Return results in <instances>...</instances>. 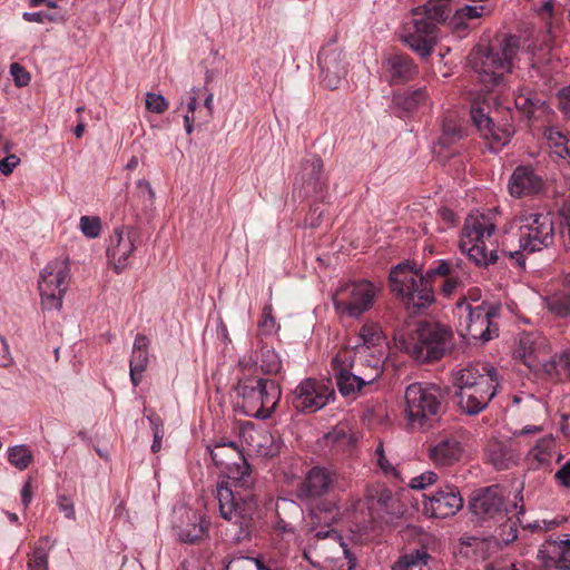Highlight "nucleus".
Here are the masks:
<instances>
[{
  "label": "nucleus",
  "mask_w": 570,
  "mask_h": 570,
  "mask_svg": "<svg viewBox=\"0 0 570 570\" xmlns=\"http://www.w3.org/2000/svg\"><path fill=\"white\" fill-rule=\"evenodd\" d=\"M513 224L518 227V234L507 233L499 244L498 210L472 212L462 227L459 248L479 266L495 263L499 252L523 265L522 252L535 253L553 244L554 225L551 213L523 210L514 218Z\"/></svg>",
  "instance_id": "f257e3e1"
},
{
  "label": "nucleus",
  "mask_w": 570,
  "mask_h": 570,
  "mask_svg": "<svg viewBox=\"0 0 570 570\" xmlns=\"http://www.w3.org/2000/svg\"><path fill=\"white\" fill-rule=\"evenodd\" d=\"M209 451L217 466H226V474L217 482L220 515L239 525L236 540L242 541L249 535L257 510V501L250 491L254 483L250 466L234 442L217 443Z\"/></svg>",
  "instance_id": "f03ea898"
},
{
  "label": "nucleus",
  "mask_w": 570,
  "mask_h": 570,
  "mask_svg": "<svg viewBox=\"0 0 570 570\" xmlns=\"http://www.w3.org/2000/svg\"><path fill=\"white\" fill-rule=\"evenodd\" d=\"M434 275L451 276V266L446 261H440L435 268L423 275L407 262L394 266L389 276L391 291L401 299L403 305L417 313L429 307L434 301L431 277Z\"/></svg>",
  "instance_id": "7ed1b4c3"
},
{
  "label": "nucleus",
  "mask_w": 570,
  "mask_h": 570,
  "mask_svg": "<svg viewBox=\"0 0 570 570\" xmlns=\"http://www.w3.org/2000/svg\"><path fill=\"white\" fill-rule=\"evenodd\" d=\"M443 407V394L430 383H412L404 392V417L412 431H424L438 420Z\"/></svg>",
  "instance_id": "20e7f679"
},
{
  "label": "nucleus",
  "mask_w": 570,
  "mask_h": 570,
  "mask_svg": "<svg viewBox=\"0 0 570 570\" xmlns=\"http://www.w3.org/2000/svg\"><path fill=\"white\" fill-rule=\"evenodd\" d=\"M421 10L423 18L414 19L413 26L403 36L404 42L419 56L429 57L438 41V24L448 20L453 11L450 0H429Z\"/></svg>",
  "instance_id": "39448f33"
},
{
  "label": "nucleus",
  "mask_w": 570,
  "mask_h": 570,
  "mask_svg": "<svg viewBox=\"0 0 570 570\" xmlns=\"http://www.w3.org/2000/svg\"><path fill=\"white\" fill-rule=\"evenodd\" d=\"M518 50V39L510 36L497 48L478 49L472 53V67L485 90L490 91L502 83L503 76L513 67Z\"/></svg>",
  "instance_id": "423d86ee"
},
{
  "label": "nucleus",
  "mask_w": 570,
  "mask_h": 570,
  "mask_svg": "<svg viewBox=\"0 0 570 570\" xmlns=\"http://www.w3.org/2000/svg\"><path fill=\"white\" fill-rule=\"evenodd\" d=\"M452 331L439 323H421L410 341H400V346L417 362L441 358L452 346Z\"/></svg>",
  "instance_id": "0eeeda50"
},
{
  "label": "nucleus",
  "mask_w": 570,
  "mask_h": 570,
  "mask_svg": "<svg viewBox=\"0 0 570 570\" xmlns=\"http://www.w3.org/2000/svg\"><path fill=\"white\" fill-rule=\"evenodd\" d=\"M238 404L246 416L268 419L274 413L282 395L279 385L267 379L242 380L237 384Z\"/></svg>",
  "instance_id": "6e6552de"
},
{
  "label": "nucleus",
  "mask_w": 570,
  "mask_h": 570,
  "mask_svg": "<svg viewBox=\"0 0 570 570\" xmlns=\"http://www.w3.org/2000/svg\"><path fill=\"white\" fill-rule=\"evenodd\" d=\"M351 353L340 351L332 360L338 391L345 396H355L364 386L374 383L383 372L376 364L352 358Z\"/></svg>",
  "instance_id": "1a4fd4ad"
},
{
  "label": "nucleus",
  "mask_w": 570,
  "mask_h": 570,
  "mask_svg": "<svg viewBox=\"0 0 570 570\" xmlns=\"http://www.w3.org/2000/svg\"><path fill=\"white\" fill-rule=\"evenodd\" d=\"M381 292V286L366 279L341 283L332 295L335 312L341 317L360 318L368 312Z\"/></svg>",
  "instance_id": "9d476101"
},
{
  "label": "nucleus",
  "mask_w": 570,
  "mask_h": 570,
  "mask_svg": "<svg viewBox=\"0 0 570 570\" xmlns=\"http://www.w3.org/2000/svg\"><path fill=\"white\" fill-rule=\"evenodd\" d=\"M459 334L466 340L487 343L499 335V327L493 322L498 308L482 302L475 306L463 302L458 305Z\"/></svg>",
  "instance_id": "9b49d317"
},
{
  "label": "nucleus",
  "mask_w": 570,
  "mask_h": 570,
  "mask_svg": "<svg viewBox=\"0 0 570 570\" xmlns=\"http://www.w3.org/2000/svg\"><path fill=\"white\" fill-rule=\"evenodd\" d=\"M70 282V267L67 261H50L39 274L38 289L42 308L59 311Z\"/></svg>",
  "instance_id": "f8f14e48"
},
{
  "label": "nucleus",
  "mask_w": 570,
  "mask_h": 570,
  "mask_svg": "<svg viewBox=\"0 0 570 570\" xmlns=\"http://www.w3.org/2000/svg\"><path fill=\"white\" fill-rule=\"evenodd\" d=\"M387 342L379 323L365 322L347 347L341 351H351L352 358L367 364H376L383 370L387 356Z\"/></svg>",
  "instance_id": "ddd939ff"
},
{
  "label": "nucleus",
  "mask_w": 570,
  "mask_h": 570,
  "mask_svg": "<svg viewBox=\"0 0 570 570\" xmlns=\"http://www.w3.org/2000/svg\"><path fill=\"white\" fill-rule=\"evenodd\" d=\"M139 240V232L130 225L117 226L111 230L107 238L106 257L116 274L125 272L130 266Z\"/></svg>",
  "instance_id": "4468645a"
},
{
  "label": "nucleus",
  "mask_w": 570,
  "mask_h": 570,
  "mask_svg": "<svg viewBox=\"0 0 570 570\" xmlns=\"http://www.w3.org/2000/svg\"><path fill=\"white\" fill-rule=\"evenodd\" d=\"M549 355L550 344L539 332L521 334L513 350V356L535 372L546 373V364L550 361Z\"/></svg>",
  "instance_id": "2eb2a0df"
},
{
  "label": "nucleus",
  "mask_w": 570,
  "mask_h": 570,
  "mask_svg": "<svg viewBox=\"0 0 570 570\" xmlns=\"http://www.w3.org/2000/svg\"><path fill=\"white\" fill-rule=\"evenodd\" d=\"M333 389L323 381L303 380L294 390L293 404L301 412H317L333 397Z\"/></svg>",
  "instance_id": "dca6fc26"
},
{
  "label": "nucleus",
  "mask_w": 570,
  "mask_h": 570,
  "mask_svg": "<svg viewBox=\"0 0 570 570\" xmlns=\"http://www.w3.org/2000/svg\"><path fill=\"white\" fill-rule=\"evenodd\" d=\"M209 521L206 515L194 508L181 507L176 511L173 529L179 541L184 543H198L208 537Z\"/></svg>",
  "instance_id": "f3484780"
},
{
  "label": "nucleus",
  "mask_w": 570,
  "mask_h": 570,
  "mask_svg": "<svg viewBox=\"0 0 570 570\" xmlns=\"http://www.w3.org/2000/svg\"><path fill=\"white\" fill-rule=\"evenodd\" d=\"M463 507L460 491L453 485L439 489L433 495H424L423 513L430 518H449Z\"/></svg>",
  "instance_id": "a211bd4d"
},
{
  "label": "nucleus",
  "mask_w": 570,
  "mask_h": 570,
  "mask_svg": "<svg viewBox=\"0 0 570 570\" xmlns=\"http://www.w3.org/2000/svg\"><path fill=\"white\" fill-rule=\"evenodd\" d=\"M499 386L498 373L479 381V384L471 387L465 397L456 393L459 407L469 415H474L483 411L489 402L494 397Z\"/></svg>",
  "instance_id": "6ab92c4d"
},
{
  "label": "nucleus",
  "mask_w": 570,
  "mask_h": 570,
  "mask_svg": "<svg viewBox=\"0 0 570 570\" xmlns=\"http://www.w3.org/2000/svg\"><path fill=\"white\" fill-rule=\"evenodd\" d=\"M239 436L247 451L263 458L277 455L282 448L279 436L267 430L255 429L250 423L240 428Z\"/></svg>",
  "instance_id": "aec40b11"
},
{
  "label": "nucleus",
  "mask_w": 570,
  "mask_h": 570,
  "mask_svg": "<svg viewBox=\"0 0 570 570\" xmlns=\"http://www.w3.org/2000/svg\"><path fill=\"white\" fill-rule=\"evenodd\" d=\"M318 65L323 85L331 90L338 88L347 73L342 51L331 46L324 47L318 55Z\"/></svg>",
  "instance_id": "412c9836"
},
{
  "label": "nucleus",
  "mask_w": 570,
  "mask_h": 570,
  "mask_svg": "<svg viewBox=\"0 0 570 570\" xmlns=\"http://www.w3.org/2000/svg\"><path fill=\"white\" fill-rule=\"evenodd\" d=\"M465 449L456 436H442L429 449V458L438 468H451L460 463Z\"/></svg>",
  "instance_id": "4be33fe9"
},
{
  "label": "nucleus",
  "mask_w": 570,
  "mask_h": 570,
  "mask_svg": "<svg viewBox=\"0 0 570 570\" xmlns=\"http://www.w3.org/2000/svg\"><path fill=\"white\" fill-rule=\"evenodd\" d=\"M497 368L485 363L469 364L461 368L455 370L452 373V384L455 389V394L461 393L468 397L469 390L476 384L479 381L497 374Z\"/></svg>",
  "instance_id": "5701e85b"
},
{
  "label": "nucleus",
  "mask_w": 570,
  "mask_h": 570,
  "mask_svg": "<svg viewBox=\"0 0 570 570\" xmlns=\"http://www.w3.org/2000/svg\"><path fill=\"white\" fill-rule=\"evenodd\" d=\"M335 473L326 468H312L301 484V493L306 498L326 494L335 482Z\"/></svg>",
  "instance_id": "b1692460"
},
{
  "label": "nucleus",
  "mask_w": 570,
  "mask_h": 570,
  "mask_svg": "<svg viewBox=\"0 0 570 570\" xmlns=\"http://www.w3.org/2000/svg\"><path fill=\"white\" fill-rule=\"evenodd\" d=\"M561 459L552 434L540 438L527 454L528 463L534 468H546Z\"/></svg>",
  "instance_id": "393cba45"
},
{
  "label": "nucleus",
  "mask_w": 570,
  "mask_h": 570,
  "mask_svg": "<svg viewBox=\"0 0 570 570\" xmlns=\"http://www.w3.org/2000/svg\"><path fill=\"white\" fill-rule=\"evenodd\" d=\"M149 345L150 341L147 336L142 334L136 335L129 361L130 381L135 387L141 382L142 373L149 364Z\"/></svg>",
  "instance_id": "a878e982"
},
{
  "label": "nucleus",
  "mask_w": 570,
  "mask_h": 570,
  "mask_svg": "<svg viewBox=\"0 0 570 570\" xmlns=\"http://www.w3.org/2000/svg\"><path fill=\"white\" fill-rule=\"evenodd\" d=\"M539 558L547 566L570 569V535L560 541L547 540L539 550Z\"/></svg>",
  "instance_id": "bb28decb"
},
{
  "label": "nucleus",
  "mask_w": 570,
  "mask_h": 570,
  "mask_svg": "<svg viewBox=\"0 0 570 570\" xmlns=\"http://www.w3.org/2000/svg\"><path fill=\"white\" fill-rule=\"evenodd\" d=\"M502 507L503 495L497 487L482 490L471 502L473 513L483 518L500 515Z\"/></svg>",
  "instance_id": "cd10ccee"
},
{
  "label": "nucleus",
  "mask_w": 570,
  "mask_h": 570,
  "mask_svg": "<svg viewBox=\"0 0 570 570\" xmlns=\"http://www.w3.org/2000/svg\"><path fill=\"white\" fill-rule=\"evenodd\" d=\"M514 104L528 120L539 118L550 111L546 100L530 89H520L514 95Z\"/></svg>",
  "instance_id": "c85d7f7f"
},
{
  "label": "nucleus",
  "mask_w": 570,
  "mask_h": 570,
  "mask_svg": "<svg viewBox=\"0 0 570 570\" xmlns=\"http://www.w3.org/2000/svg\"><path fill=\"white\" fill-rule=\"evenodd\" d=\"M540 188L541 180L530 167L515 168L509 180L510 193L515 197L538 191Z\"/></svg>",
  "instance_id": "c756f323"
},
{
  "label": "nucleus",
  "mask_w": 570,
  "mask_h": 570,
  "mask_svg": "<svg viewBox=\"0 0 570 570\" xmlns=\"http://www.w3.org/2000/svg\"><path fill=\"white\" fill-rule=\"evenodd\" d=\"M383 71L389 81L397 83L411 79L415 72L412 60L403 55H394L383 62Z\"/></svg>",
  "instance_id": "7c9ffc66"
},
{
  "label": "nucleus",
  "mask_w": 570,
  "mask_h": 570,
  "mask_svg": "<svg viewBox=\"0 0 570 570\" xmlns=\"http://www.w3.org/2000/svg\"><path fill=\"white\" fill-rule=\"evenodd\" d=\"M487 454L489 461L498 470H503L514 464L518 459V453L513 448L511 441L491 440L488 448Z\"/></svg>",
  "instance_id": "2f4dec72"
},
{
  "label": "nucleus",
  "mask_w": 570,
  "mask_h": 570,
  "mask_svg": "<svg viewBox=\"0 0 570 570\" xmlns=\"http://www.w3.org/2000/svg\"><path fill=\"white\" fill-rule=\"evenodd\" d=\"M323 161L318 156H311L303 161L301 179L306 185V193L322 190Z\"/></svg>",
  "instance_id": "473e14b6"
},
{
  "label": "nucleus",
  "mask_w": 570,
  "mask_h": 570,
  "mask_svg": "<svg viewBox=\"0 0 570 570\" xmlns=\"http://www.w3.org/2000/svg\"><path fill=\"white\" fill-rule=\"evenodd\" d=\"M342 515L337 504L333 501L320 502L311 510V517L314 523H324L328 527L337 522Z\"/></svg>",
  "instance_id": "72a5a7b5"
},
{
  "label": "nucleus",
  "mask_w": 570,
  "mask_h": 570,
  "mask_svg": "<svg viewBox=\"0 0 570 570\" xmlns=\"http://www.w3.org/2000/svg\"><path fill=\"white\" fill-rule=\"evenodd\" d=\"M548 312L560 318L570 317V292L556 293L543 301Z\"/></svg>",
  "instance_id": "f704fd0d"
},
{
  "label": "nucleus",
  "mask_w": 570,
  "mask_h": 570,
  "mask_svg": "<svg viewBox=\"0 0 570 570\" xmlns=\"http://www.w3.org/2000/svg\"><path fill=\"white\" fill-rule=\"evenodd\" d=\"M514 134V129L510 124L503 126H495L494 124L490 127L489 135H482V137L490 142L492 150H499L504 147Z\"/></svg>",
  "instance_id": "c9c22d12"
},
{
  "label": "nucleus",
  "mask_w": 570,
  "mask_h": 570,
  "mask_svg": "<svg viewBox=\"0 0 570 570\" xmlns=\"http://www.w3.org/2000/svg\"><path fill=\"white\" fill-rule=\"evenodd\" d=\"M546 366V374L550 377H570V351L551 356Z\"/></svg>",
  "instance_id": "e433bc0d"
},
{
  "label": "nucleus",
  "mask_w": 570,
  "mask_h": 570,
  "mask_svg": "<svg viewBox=\"0 0 570 570\" xmlns=\"http://www.w3.org/2000/svg\"><path fill=\"white\" fill-rule=\"evenodd\" d=\"M430 556L425 549H417L407 554H404L395 561L392 570H413L415 567L426 566Z\"/></svg>",
  "instance_id": "4c0bfd02"
},
{
  "label": "nucleus",
  "mask_w": 570,
  "mask_h": 570,
  "mask_svg": "<svg viewBox=\"0 0 570 570\" xmlns=\"http://www.w3.org/2000/svg\"><path fill=\"white\" fill-rule=\"evenodd\" d=\"M544 136L552 154H554L559 158H566L567 156H569L567 138L559 129L548 128L544 131Z\"/></svg>",
  "instance_id": "58836bf2"
},
{
  "label": "nucleus",
  "mask_w": 570,
  "mask_h": 570,
  "mask_svg": "<svg viewBox=\"0 0 570 570\" xmlns=\"http://www.w3.org/2000/svg\"><path fill=\"white\" fill-rule=\"evenodd\" d=\"M8 460L18 470H26L32 461V453L27 445H14L8 449Z\"/></svg>",
  "instance_id": "ea45409f"
},
{
  "label": "nucleus",
  "mask_w": 570,
  "mask_h": 570,
  "mask_svg": "<svg viewBox=\"0 0 570 570\" xmlns=\"http://www.w3.org/2000/svg\"><path fill=\"white\" fill-rule=\"evenodd\" d=\"M428 96L423 88L415 90H407L402 95L395 97V102L403 109L410 111L421 106Z\"/></svg>",
  "instance_id": "a19ab883"
},
{
  "label": "nucleus",
  "mask_w": 570,
  "mask_h": 570,
  "mask_svg": "<svg viewBox=\"0 0 570 570\" xmlns=\"http://www.w3.org/2000/svg\"><path fill=\"white\" fill-rule=\"evenodd\" d=\"M259 366L266 374H277L282 368V360L273 348L264 347L261 350Z\"/></svg>",
  "instance_id": "79ce46f5"
},
{
  "label": "nucleus",
  "mask_w": 570,
  "mask_h": 570,
  "mask_svg": "<svg viewBox=\"0 0 570 570\" xmlns=\"http://www.w3.org/2000/svg\"><path fill=\"white\" fill-rule=\"evenodd\" d=\"M78 228L88 239H96L101 234V219L98 216L83 215L79 219Z\"/></svg>",
  "instance_id": "37998d69"
},
{
  "label": "nucleus",
  "mask_w": 570,
  "mask_h": 570,
  "mask_svg": "<svg viewBox=\"0 0 570 570\" xmlns=\"http://www.w3.org/2000/svg\"><path fill=\"white\" fill-rule=\"evenodd\" d=\"M52 546L53 542L47 549L35 547L27 563L28 570H48V557Z\"/></svg>",
  "instance_id": "c03bdc74"
},
{
  "label": "nucleus",
  "mask_w": 570,
  "mask_h": 570,
  "mask_svg": "<svg viewBox=\"0 0 570 570\" xmlns=\"http://www.w3.org/2000/svg\"><path fill=\"white\" fill-rule=\"evenodd\" d=\"M471 117L481 136L489 135L493 120L489 117L485 109L482 106L473 104L471 107Z\"/></svg>",
  "instance_id": "a18cd8bd"
},
{
  "label": "nucleus",
  "mask_w": 570,
  "mask_h": 570,
  "mask_svg": "<svg viewBox=\"0 0 570 570\" xmlns=\"http://www.w3.org/2000/svg\"><path fill=\"white\" fill-rule=\"evenodd\" d=\"M225 570H269L258 559L249 557H238L232 559L225 567Z\"/></svg>",
  "instance_id": "49530a36"
},
{
  "label": "nucleus",
  "mask_w": 570,
  "mask_h": 570,
  "mask_svg": "<svg viewBox=\"0 0 570 570\" xmlns=\"http://www.w3.org/2000/svg\"><path fill=\"white\" fill-rule=\"evenodd\" d=\"M312 532H314V537L318 539H326V538H333L334 542L337 544V547L342 550L344 556L348 559L350 567L348 570H353L355 568V560L352 558L351 552L347 550L346 544L342 541V538L337 534V532L333 529L321 531L317 530L316 527H313L311 529Z\"/></svg>",
  "instance_id": "de8ad7c7"
},
{
  "label": "nucleus",
  "mask_w": 570,
  "mask_h": 570,
  "mask_svg": "<svg viewBox=\"0 0 570 570\" xmlns=\"http://www.w3.org/2000/svg\"><path fill=\"white\" fill-rule=\"evenodd\" d=\"M442 136L440 138L441 145H448L462 137V131L458 122L452 118H445L441 125Z\"/></svg>",
  "instance_id": "09e8293b"
},
{
  "label": "nucleus",
  "mask_w": 570,
  "mask_h": 570,
  "mask_svg": "<svg viewBox=\"0 0 570 570\" xmlns=\"http://www.w3.org/2000/svg\"><path fill=\"white\" fill-rule=\"evenodd\" d=\"M327 439L340 445L351 446L357 442L358 438L355 433L348 432L345 426H337L327 434Z\"/></svg>",
  "instance_id": "8fccbe9b"
},
{
  "label": "nucleus",
  "mask_w": 570,
  "mask_h": 570,
  "mask_svg": "<svg viewBox=\"0 0 570 570\" xmlns=\"http://www.w3.org/2000/svg\"><path fill=\"white\" fill-rule=\"evenodd\" d=\"M136 188L137 197L144 204V206L153 207L156 199V194L150 183L146 179H139L136 183Z\"/></svg>",
  "instance_id": "3c124183"
},
{
  "label": "nucleus",
  "mask_w": 570,
  "mask_h": 570,
  "mask_svg": "<svg viewBox=\"0 0 570 570\" xmlns=\"http://www.w3.org/2000/svg\"><path fill=\"white\" fill-rule=\"evenodd\" d=\"M564 521L563 518H553L550 520L542 519V520H534L532 522L522 523V527L524 529H529L532 532H547L552 529H556Z\"/></svg>",
  "instance_id": "603ef678"
},
{
  "label": "nucleus",
  "mask_w": 570,
  "mask_h": 570,
  "mask_svg": "<svg viewBox=\"0 0 570 570\" xmlns=\"http://www.w3.org/2000/svg\"><path fill=\"white\" fill-rule=\"evenodd\" d=\"M145 105L150 112L160 115L167 110L169 104L163 95L147 92Z\"/></svg>",
  "instance_id": "864d4df0"
},
{
  "label": "nucleus",
  "mask_w": 570,
  "mask_h": 570,
  "mask_svg": "<svg viewBox=\"0 0 570 570\" xmlns=\"http://www.w3.org/2000/svg\"><path fill=\"white\" fill-rule=\"evenodd\" d=\"M560 226L564 245L570 249V199L566 200L560 208Z\"/></svg>",
  "instance_id": "5fc2aeb1"
},
{
  "label": "nucleus",
  "mask_w": 570,
  "mask_h": 570,
  "mask_svg": "<svg viewBox=\"0 0 570 570\" xmlns=\"http://www.w3.org/2000/svg\"><path fill=\"white\" fill-rule=\"evenodd\" d=\"M525 409L533 413V417L537 420L546 419L548 415V409L546 403L541 400L533 397L532 395H525L524 399Z\"/></svg>",
  "instance_id": "6e6d98bb"
},
{
  "label": "nucleus",
  "mask_w": 570,
  "mask_h": 570,
  "mask_svg": "<svg viewBox=\"0 0 570 570\" xmlns=\"http://www.w3.org/2000/svg\"><path fill=\"white\" fill-rule=\"evenodd\" d=\"M438 481V474L433 471H425L422 474L414 476L410 481V488L415 490H424Z\"/></svg>",
  "instance_id": "4d7b16f0"
},
{
  "label": "nucleus",
  "mask_w": 570,
  "mask_h": 570,
  "mask_svg": "<svg viewBox=\"0 0 570 570\" xmlns=\"http://www.w3.org/2000/svg\"><path fill=\"white\" fill-rule=\"evenodd\" d=\"M258 326L265 335H271L276 332L277 324H276L275 318L272 315V306L271 305H268L264 308L262 320L259 321Z\"/></svg>",
  "instance_id": "13d9d810"
},
{
  "label": "nucleus",
  "mask_w": 570,
  "mask_h": 570,
  "mask_svg": "<svg viewBox=\"0 0 570 570\" xmlns=\"http://www.w3.org/2000/svg\"><path fill=\"white\" fill-rule=\"evenodd\" d=\"M10 73L18 87H24L30 81L29 72L19 63L14 62L10 66Z\"/></svg>",
  "instance_id": "bf43d9fd"
},
{
  "label": "nucleus",
  "mask_w": 570,
  "mask_h": 570,
  "mask_svg": "<svg viewBox=\"0 0 570 570\" xmlns=\"http://www.w3.org/2000/svg\"><path fill=\"white\" fill-rule=\"evenodd\" d=\"M57 505L60 512L69 520L76 519L75 504L67 495H59L57 499Z\"/></svg>",
  "instance_id": "052dcab7"
},
{
  "label": "nucleus",
  "mask_w": 570,
  "mask_h": 570,
  "mask_svg": "<svg viewBox=\"0 0 570 570\" xmlns=\"http://www.w3.org/2000/svg\"><path fill=\"white\" fill-rule=\"evenodd\" d=\"M375 454L377 458V465L380 466V469L387 475L394 474L395 469L393 464L386 459L382 443H380L376 446Z\"/></svg>",
  "instance_id": "680f3d73"
},
{
  "label": "nucleus",
  "mask_w": 570,
  "mask_h": 570,
  "mask_svg": "<svg viewBox=\"0 0 570 570\" xmlns=\"http://www.w3.org/2000/svg\"><path fill=\"white\" fill-rule=\"evenodd\" d=\"M484 6H464L461 9L455 11V17L461 18L464 17L466 19L479 18L483 14Z\"/></svg>",
  "instance_id": "e2e57ef3"
},
{
  "label": "nucleus",
  "mask_w": 570,
  "mask_h": 570,
  "mask_svg": "<svg viewBox=\"0 0 570 570\" xmlns=\"http://www.w3.org/2000/svg\"><path fill=\"white\" fill-rule=\"evenodd\" d=\"M19 164H20L19 157L11 154V155L0 159V173L4 176H8L14 170V168Z\"/></svg>",
  "instance_id": "0e129e2a"
},
{
  "label": "nucleus",
  "mask_w": 570,
  "mask_h": 570,
  "mask_svg": "<svg viewBox=\"0 0 570 570\" xmlns=\"http://www.w3.org/2000/svg\"><path fill=\"white\" fill-rule=\"evenodd\" d=\"M23 20L28 22H37L42 23L45 20L55 21L56 18L53 14H48L42 11H36V12H23L22 13Z\"/></svg>",
  "instance_id": "69168bd1"
},
{
  "label": "nucleus",
  "mask_w": 570,
  "mask_h": 570,
  "mask_svg": "<svg viewBox=\"0 0 570 570\" xmlns=\"http://www.w3.org/2000/svg\"><path fill=\"white\" fill-rule=\"evenodd\" d=\"M461 284L462 281L458 276L451 275L444 281L442 285V293L445 296H450Z\"/></svg>",
  "instance_id": "338daca9"
},
{
  "label": "nucleus",
  "mask_w": 570,
  "mask_h": 570,
  "mask_svg": "<svg viewBox=\"0 0 570 570\" xmlns=\"http://www.w3.org/2000/svg\"><path fill=\"white\" fill-rule=\"evenodd\" d=\"M559 105L566 114L570 115V85L559 92Z\"/></svg>",
  "instance_id": "774afa93"
}]
</instances>
